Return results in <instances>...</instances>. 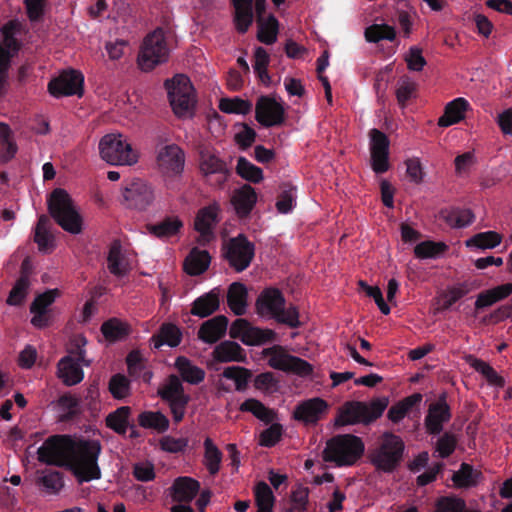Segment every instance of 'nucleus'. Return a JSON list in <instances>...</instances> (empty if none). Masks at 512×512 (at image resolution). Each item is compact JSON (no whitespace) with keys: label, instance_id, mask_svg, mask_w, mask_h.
I'll return each instance as SVG.
<instances>
[{"label":"nucleus","instance_id":"nucleus-7","mask_svg":"<svg viewBox=\"0 0 512 512\" xmlns=\"http://www.w3.org/2000/svg\"><path fill=\"white\" fill-rule=\"evenodd\" d=\"M165 87L173 112L178 117H188L192 114L196 96L190 79L183 74H177L166 80Z\"/></svg>","mask_w":512,"mask_h":512},{"label":"nucleus","instance_id":"nucleus-52","mask_svg":"<svg viewBox=\"0 0 512 512\" xmlns=\"http://www.w3.org/2000/svg\"><path fill=\"white\" fill-rule=\"evenodd\" d=\"M479 473L468 464H462L460 469L454 473L452 480L459 488H468L477 484Z\"/></svg>","mask_w":512,"mask_h":512},{"label":"nucleus","instance_id":"nucleus-49","mask_svg":"<svg viewBox=\"0 0 512 512\" xmlns=\"http://www.w3.org/2000/svg\"><path fill=\"white\" fill-rule=\"evenodd\" d=\"M422 400L421 394H413L406 397L403 401L392 406L388 411V417L393 422H399L402 420L408 411Z\"/></svg>","mask_w":512,"mask_h":512},{"label":"nucleus","instance_id":"nucleus-38","mask_svg":"<svg viewBox=\"0 0 512 512\" xmlns=\"http://www.w3.org/2000/svg\"><path fill=\"white\" fill-rule=\"evenodd\" d=\"M441 218L452 228H463L474 221V214L470 209L450 208L440 212Z\"/></svg>","mask_w":512,"mask_h":512},{"label":"nucleus","instance_id":"nucleus-44","mask_svg":"<svg viewBox=\"0 0 512 512\" xmlns=\"http://www.w3.org/2000/svg\"><path fill=\"white\" fill-rule=\"evenodd\" d=\"M34 240L38 244L39 250L44 252L51 250L54 246L53 236L49 233V219L45 215L38 219Z\"/></svg>","mask_w":512,"mask_h":512},{"label":"nucleus","instance_id":"nucleus-29","mask_svg":"<svg viewBox=\"0 0 512 512\" xmlns=\"http://www.w3.org/2000/svg\"><path fill=\"white\" fill-rule=\"evenodd\" d=\"M257 201V195L250 185H243L236 189L231 197V203L239 216H246L250 213Z\"/></svg>","mask_w":512,"mask_h":512},{"label":"nucleus","instance_id":"nucleus-45","mask_svg":"<svg viewBox=\"0 0 512 512\" xmlns=\"http://www.w3.org/2000/svg\"><path fill=\"white\" fill-rule=\"evenodd\" d=\"M257 512H273L275 498L269 485L259 482L254 489Z\"/></svg>","mask_w":512,"mask_h":512},{"label":"nucleus","instance_id":"nucleus-1","mask_svg":"<svg viewBox=\"0 0 512 512\" xmlns=\"http://www.w3.org/2000/svg\"><path fill=\"white\" fill-rule=\"evenodd\" d=\"M186 155L175 143H159L155 147V168L168 190H179L185 168Z\"/></svg>","mask_w":512,"mask_h":512},{"label":"nucleus","instance_id":"nucleus-53","mask_svg":"<svg viewBox=\"0 0 512 512\" xmlns=\"http://www.w3.org/2000/svg\"><path fill=\"white\" fill-rule=\"evenodd\" d=\"M219 109L227 114L245 115L252 109V104L239 97L223 98L219 102Z\"/></svg>","mask_w":512,"mask_h":512},{"label":"nucleus","instance_id":"nucleus-56","mask_svg":"<svg viewBox=\"0 0 512 512\" xmlns=\"http://www.w3.org/2000/svg\"><path fill=\"white\" fill-rule=\"evenodd\" d=\"M291 506L287 512H306L309 504V489L297 485L291 492Z\"/></svg>","mask_w":512,"mask_h":512},{"label":"nucleus","instance_id":"nucleus-4","mask_svg":"<svg viewBox=\"0 0 512 512\" xmlns=\"http://www.w3.org/2000/svg\"><path fill=\"white\" fill-rule=\"evenodd\" d=\"M102 160L110 165L132 166L138 162L139 153L128 138L118 132L104 135L99 141Z\"/></svg>","mask_w":512,"mask_h":512},{"label":"nucleus","instance_id":"nucleus-25","mask_svg":"<svg viewBox=\"0 0 512 512\" xmlns=\"http://www.w3.org/2000/svg\"><path fill=\"white\" fill-rule=\"evenodd\" d=\"M199 169L204 176L218 175L222 181L226 179L228 174L226 163L214 150L209 148L200 151Z\"/></svg>","mask_w":512,"mask_h":512},{"label":"nucleus","instance_id":"nucleus-27","mask_svg":"<svg viewBox=\"0 0 512 512\" xmlns=\"http://www.w3.org/2000/svg\"><path fill=\"white\" fill-rule=\"evenodd\" d=\"M227 327L228 320L225 316L213 317L201 325L198 337L205 343H215L225 335Z\"/></svg>","mask_w":512,"mask_h":512},{"label":"nucleus","instance_id":"nucleus-33","mask_svg":"<svg viewBox=\"0 0 512 512\" xmlns=\"http://www.w3.org/2000/svg\"><path fill=\"white\" fill-rule=\"evenodd\" d=\"M200 484L190 477L177 478L172 487L171 495L173 500L178 502H190L198 493Z\"/></svg>","mask_w":512,"mask_h":512},{"label":"nucleus","instance_id":"nucleus-32","mask_svg":"<svg viewBox=\"0 0 512 512\" xmlns=\"http://www.w3.org/2000/svg\"><path fill=\"white\" fill-rule=\"evenodd\" d=\"M212 357L215 361L220 363L244 362L246 359V353L238 343L233 341H224L214 348Z\"/></svg>","mask_w":512,"mask_h":512},{"label":"nucleus","instance_id":"nucleus-34","mask_svg":"<svg viewBox=\"0 0 512 512\" xmlns=\"http://www.w3.org/2000/svg\"><path fill=\"white\" fill-rule=\"evenodd\" d=\"M469 103L464 98H456L445 107L444 114L439 118L438 125L448 127L464 119Z\"/></svg>","mask_w":512,"mask_h":512},{"label":"nucleus","instance_id":"nucleus-5","mask_svg":"<svg viewBox=\"0 0 512 512\" xmlns=\"http://www.w3.org/2000/svg\"><path fill=\"white\" fill-rule=\"evenodd\" d=\"M364 449V443L359 437L350 434L338 435L327 442L324 459L339 467L351 466L361 458Z\"/></svg>","mask_w":512,"mask_h":512},{"label":"nucleus","instance_id":"nucleus-48","mask_svg":"<svg viewBox=\"0 0 512 512\" xmlns=\"http://www.w3.org/2000/svg\"><path fill=\"white\" fill-rule=\"evenodd\" d=\"M365 39L371 43H377L382 40L393 41L396 38V30L388 24H373L365 29Z\"/></svg>","mask_w":512,"mask_h":512},{"label":"nucleus","instance_id":"nucleus-16","mask_svg":"<svg viewBox=\"0 0 512 512\" xmlns=\"http://www.w3.org/2000/svg\"><path fill=\"white\" fill-rule=\"evenodd\" d=\"M122 198L127 208L144 210L153 203L155 195L151 185L142 180H135L124 187Z\"/></svg>","mask_w":512,"mask_h":512},{"label":"nucleus","instance_id":"nucleus-9","mask_svg":"<svg viewBox=\"0 0 512 512\" xmlns=\"http://www.w3.org/2000/svg\"><path fill=\"white\" fill-rule=\"evenodd\" d=\"M404 450V444L399 436L385 433L370 454L372 464L379 470L390 472L399 463Z\"/></svg>","mask_w":512,"mask_h":512},{"label":"nucleus","instance_id":"nucleus-8","mask_svg":"<svg viewBox=\"0 0 512 512\" xmlns=\"http://www.w3.org/2000/svg\"><path fill=\"white\" fill-rule=\"evenodd\" d=\"M169 53L164 31L156 29L144 38L138 56V64L141 70L150 71L157 65L166 62Z\"/></svg>","mask_w":512,"mask_h":512},{"label":"nucleus","instance_id":"nucleus-13","mask_svg":"<svg viewBox=\"0 0 512 512\" xmlns=\"http://www.w3.org/2000/svg\"><path fill=\"white\" fill-rule=\"evenodd\" d=\"M77 346H85L86 340L82 336H78L76 339ZM85 351L79 348V351L73 356L69 354L63 357L58 363V377L68 386L76 385L80 383L84 378L82 366L89 365V362H85L84 359Z\"/></svg>","mask_w":512,"mask_h":512},{"label":"nucleus","instance_id":"nucleus-14","mask_svg":"<svg viewBox=\"0 0 512 512\" xmlns=\"http://www.w3.org/2000/svg\"><path fill=\"white\" fill-rule=\"evenodd\" d=\"M254 245L245 236L239 234L228 241L225 256L230 265L237 271L245 270L254 257Z\"/></svg>","mask_w":512,"mask_h":512},{"label":"nucleus","instance_id":"nucleus-37","mask_svg":"<svg viewBox=\"0 0 512 512\" xmlns=\"http://www.w3.org/2000/svg\"><path fill=\"white\" fill-rule=\"evenodd\" d=\"M227 302L235 315H243L247 310V289L238 282L230 285L227 293Z\"/></svg>","mask_w":512,"mask_h":512},{"label":"nucleus","instance_id":"nucleus-31","mask_svg":"<svg viewBox=\"0 0 512 512\" xmlns=\"http://www.w3.org/2000/svg\"><path fill=\"white\" fill-rule=\"evenodd\" d=\"M36 484L47 494L56 495L64 487L62 474L52 468L37 470Z\"/></svg>","mask_w":512,"mask_h":512},{"label":"nucleus","instance_id":"nucleus-39","mask_svg":"<svg viewBox=\"0 0 512 512\" xmlns=\"http://www.w3.org/2000/svg\"><path fill=\"white\" fill-rule=\"evenodd\" d=\"M203 445V463L209 473L215 475L220 470L223 454L210 437L205 438Z\"/></svg>","mask_w":512,"mask_h":512},{"label":"nucleus","instance_id":"nucleus-61","mask_svg":"<svg viewBox=\"0 0 512 512\" xmlns=\"http://www.w3.org/2000/svg\"><path fill=\"white\" fill-rule=\"evenodd\" d=\"M446 245L432 241H424L416 245L414 253L418 258H435L444 252Z\"/></svg>","mask_w":512,"mask_h":512},{"label":"nucleus","instance_id":"nucleus-64","mask_svg":"<svg viewBox=\"0 0 512 512\" xmlns=\"http://www.w3.org/2000/svg\"><path fill=\"white\" fill-rule=\"evenodd\" d=\"M109 390L117 399H122L129 394V381L123 375H115L109 382Z\"/></svg>","mask_w":512,"mask_h":512},{"label":"nucleus","instance_id":"nucleus-63","mask_svg":"<svg viewBox=\"0 0 512 512\" xmlns=\"http://www.w3.org/2000/svg\"><path fill=\"white\" fill-rule=\"evenodd\" d=\"M29 288V280L26 275L20 277V279L16 282L13 289L11 290L7 302L10 305H18L20 304L27 295V291Z\"/></svg>","mask_w":512,"mask_h":512},{"label":"nucleus","instance_id":"nucleus-19","mask_svg":"<svg viewBox=\"0 0 512 512\" xmlns=\"http://www.w3.org/2000/svg\"><path fill=\"white\" fill-rule=\"evenodd\" d=\"M256 119L263 126H275L284 120V108L275 99L259 98L256 104Z\"/></svg>","mask_w":512,"mask_h":512},{"label":"nucleus","instance_id":"nucleus-11","mask_svg":"<svg viewBox=\"0 0 512 512\" xmlns=\"http://www.w3.org/2000/svg\"><path fill=\"white\" fill-rule=\"evenodd\" d=\"M75 441L68 436L50 437L38 448V460L50 465H67Z\"/></svg>","mask_w":512,"mask_h":512},{"label":"nucleus","instance_id":"nucleus-43","mask_svg":"<svg viewBox=\"0 0 512 512\" xmlns=\"http://www.w3.org/2000/svg\"><path fill=\"white\" fill-rule=\"evenodd\" d=\"M258 39L259 41L269 45L277 40L278 21L274 16L267 18L259 17L258 20Z\"/></svg>","mask_w":512,"mask_h":512},{"label":"nucleus","instance_id":"nucleus-2","mask_svg":"<svg viewBox=\"0 0 512 512\" xmlns=\"http://www.w3.org/2000/svg\"><path fill=\"white\" fill-rule=\"evenodd\" d=\"M101 445L96 440H76L71 451L67 466L80 483L89 482L101 477L98 457Z\"/></svg>","mask_w":512,"mask_h":512},{"label":"nucleus","instance_id":"nucleus-10","mask_svg":"<svg viewBox=\"0 0 512 512\" xmlns=\"http://www.w3.org/2000/svg\"><path fill=\"white\" fill-rule=\"evenodd\" d=\"M268 365L276 370L308 377L313 373V366L306 360L289 354L283 347L274 346L263 351Z\"/></svg>","mask_w":512,"mask_h":512},{"label":"nucleus","instance_id":"nucleus-17","mask_svg":"<svg viewBox=\"0 0 512 512\" xmlns=\"http://www.w3.org/2000/svg\"><path fill=\"white\" fill-rule=\"evenodd\" d=\"M83 75L76 70L64 71L59 77L51 80L49 92L55 97L78 95L83 93Z\"/></svg>","mask_w":512,"mask_h":512},{"label":"nucleus","instance_id":"nucleus-18","mask_svg":"<svg viewBox=\"0 0 512 512\" xmlns=\"http://www.w3.org/2000/svg\"><path fill=\"white\" fill-rule=\"evenodd\" d=\"M370 137L371 165L374 172L381 174L389 169V146L388 137L377 129H372Z\"/></svg>","mask_w":512,"mask_h":512},{"label":"nucleus","instance_id":"nucleus-50","mask_svg":"<svg viewBox=\"0 0 512 512\" xmlns=\"http://www.w3.org/2000/svg\"><path fill=\"white\" fill-rule=\"evenodd\" d=\"M236 172L241 178L249 182L259 183L263 180L262 169L252 164L244 157L238 159Z\"/></svg>","mask_w":512,"mask_h":512},{"label":"nucleus","instance_id":"nucleus-22","mask_svg":"<svg viewBox=\"0 0 512 512\" xmlns=\"http://www.w3.org/2000/svg\"><path fill=\"white\" fill-rule=\"evenodd\" d=\"M328 404L321 398H311L297 405L294 411L295 419L305 424H315L327 412Z\"/></svg>","mask_w":512,"mask_h":512},{"label":"nucleus","instance_id":"nucleus-28","mask_svg":"<svg viewBox=\"0 0 512 512\" xmlns=\"http://www.w3.org/2000/svg\"><path fill=\"white\" fill-rule=\"evenodd\" d=\"M366 403L348 402L340 410L336 418L337 425H351L356 423H369Z\"/></svg>","mask_w":512,"mask_h":512},{"label":"nucleus","instance_id":"nucleus-23","mask_svg":"<svg viewBox=\"0 0 512 512\" xmlns=\"http://www.w3.org/2000/svg\"><path fill=\"white\" fill-rule=\"evenodd\" d=\"M250 374L248 370L239 366H230L224 369L219 376L218 386L224 392L233 390L242 391L246 388Z\"/></svg>","mask_w":512,"mask_h":512},{"label":"nucleus","instance_id":"nucleus-46","mask_svg":"<svg viewBox=\"0 0 512 512\" xmlns=\"http://www.w3.org/2000/svg\"><path fill=\"white\" fill-rule=\"evenodd\" d=\"M470 291L471 286L468 283H458L448 287L439 297L441 301V309H449L454 303L459 301Z\"/></svg>","mask_w":512,"mask_h":512},{"label":"nucleus","instance_id":"nucleus-62","mask_svg":"<svg viewBox=\"0 0 512 512\" xmlns=\"http://www.w3.org/2000/svg\"><path fill=\"white\" fill-rule=\"evenodd\" d=\"M407 67L411 71H422L426 65L422 49L418 46H411L404 56Z\"/></svg>","mask_w":512,"mask_h":512},{"label":"nucleus","instance_id":"nucleus-12","mask_svg":"<svg viewBox=\"0 0 512 512\" xmlns=\"http://www.w3.org/2000/svg\"><path fill=\"white\" fill-rule=\"evenodd\" d=\"M20 23L10 21L1 29L2 45H0V94L2 93L8 75L11 58L17 53L19 43L16 38L20 31Z\"/></svg>","mask_w":512,"mask_h":512},{"label":"nucleus","instance_id":"nucleus-15","mask_svg":"<svg viewBox=\"0 0 512 512\" xmlns=\"http://www.w3.org/2000/svg\"><path fill=\"white\" fill-rule=\"evenodd\" d=\"M274 335L272 330L257 328L243 318L235 320L230 327V336L248 346L262 345L271 341Z\"/></svg>","mask_w":512,"mask_h":512},{"label":"nucleus","instance_id":"nucleus-36","mask_svg":"<svg viewBox=\"0 0 512 512\" xmlns=\"http://www.w3.org/2000/svg\"><path fill=\"white\" fill-rule=\"evenodd\" d=\"M211 257L206 250L194 248L184 261V270L192 276L204 273L210 264Z\"/></svg>","mask_w":512,"mask_h":512},{"label":"nucleus","instance_id":"nucleus-3","mask_svg":"<svg viewBox=\"0 0 512 512\" xmlns=\"http://www.w3.org/2000/svg\"><path fill=\"white\" fill-rule=\"evenodd\" d=\"M51 216L59 226L71 233L80 234L83 229V218L70 195L61 188L55 189L48 200Z\"/></svg>","mask_w":512,"mask_h":512},{"label":"nucleus","instance_id":"nucleus-35","mask_svg":"<svg viewBox=\"0 0 512 512\" xmlns=\"http://www.w3.org/2000/svg\"><path fill=\"white\" fill-rule=\"evenodd\" d=\"M510 294H512V283L501 284L480 293L475 301V307L483 309L492 306L496 302L507 298Z\"/></svg>","mask_w":512,"mask_h":512},{"label":"nucleus","instance_id":"nucleus-51","mask_svg":"<svg viewBox=\"0 0 512 512\" xmlns=\"http://www.w3.org/2000/svg\"><path fill=\"white\" fill-rule=\"evenodd\" d=\"M130 408L123 406L118 408L113 413H110L106 418L107 426L117 433L124 434L128 429V417Z\"/></svg>","mask_w":512,"mask_h":512},{"label":"nucleus","instance_id":"nucleus-41","mask_svg":"<svg viewBox=\"0 0 512 512\" xmlns=\"http://www.w3.org/2000/svg\"><path fill=\"white\" fill-rule=\"evenodd\" d=\"M141 427L163 433L169 428L168 418L159 411H145L138 416Z\"/></svg>","mask_w":512,"mask_h":512},{"label":"nucleus","instance_id":"nucleus-47","mask_svg":"<svg viewBox=\"0 0 512 512\" xmlns=\"http://www.w3.org/2000/svg\"><path fill=\"white\" fill-rule=\"evenodd\" d=\"M159 394L169 404L188 400V397L183 392L182 384L176 376H171L166 381L162 389L159 390Z\"/></svg>","mask_w":512,"mask_h":512},{"label":"nucleus","instance_id":"nucleus-55","mask_svg":"<svg viewBox=\"0 0 512 512\" xmlns=\"http://www.w3.org/2000/svg\"><path fill=\"white\" fill-rule=\"evenodd\" d=\"M270 62V57L267 51L262 47H257L254 53V70L257 73L259 79L262 83L268 85L271 81L270 76L268 75V65Z\"/></svg>","mask_w":512,"mask_h":512},{"label":"nucleus","instance_id":"nucleus-40","mask_svg":"<svg viewBox=\"0 0 512 512\" xmlns=\"http://www.w3.org/2000/svg\"><path fill=\"white\" fill-rule=\"evenodd\" d=\"M502 241V237L495 231H486L475 234L465 241V245L470 249H493Z\"/></svg>","mask_w":512,"mask_h":512},{"label":"nucleus","instance_id":"nucleus-30","mask_svg":"<svg viewBox=\"0 0 512 512\" xmlns=\"http://www.w3.org/2000/svg\"><path fill=\"white\" fill-rule=\"evenodd\" d=\"M220 297L221 290L213 288L194 301L191 313L201 318L211 315L219 308Z\"/></svg>","mask_w":512,"mask_h":512},{"label":"nucleus","instance_id":"nucleus-20","mask_svg":"<svg viewBox=\"0 0 512 512\" xmlns=\"http://www.w3.org/2000/svg\"><path fill=\"white\" fill-rule=\"evenodd\" d=\"M60 295L58 289H50L39 294L31 304L30 311L33 314L31 323L37 328H43L49 324L48 308Z\"/></svg>","mask_w":512,"mask_h":512},{"label":"nucleus","instance_id":"nucleus-58","mask_svg":"<svg viewBox=\"0 0 512 512\" xmlns=\"http://www.w3.org/2000/svg\"><path fill=\"white\" fill-rule=\"evenodd\" d=\"M181 341V333L179 329L172 324L163 325L159 335L158 343H155V347L158 348L161 345H168L170 347L177 346Z\"/></svg>","mask_w":512,"mask_h":512},{"label":"nucleus","instance_id":"nucleus-54","mask_svg":"<svg viewBox=\"0 0 512 512\" xmlns=\"http://www.w3.org/2000/svg\"><path fill=\"white\" fill-rule=\"evenodd\" d=\"M182 225L183 223L178 217H169L148 229L151 234L157 237H169L176 234Z\"/></svg>","mask_w":512,"mask_h":512},{"label":"nucleus","instance_id":"nucleus-24","mask_svg":"<svg viewBox=\"0 0 512 512\" xmlns=\"http://www.w3.org/2000/svg\"><path fill=\"white\" fill-rule=\"evenodd\" d=\"M133 257L126 251L123 250L120 243L115 241L111 244L107 263L109 271L117 276H125L132 268Z\"/></svg>","mask_w":512,"mask_h":512},{"label":"nucleus","instance_id":"nucleus-42","mask_svg":"<svg viewBox=\"0 0 512 512\" xmlns=\"http://www.w3.org/2000/svg\"><path fill=\"white\" fill-rule=\"evenodd\" d=\"M175 367L182 378L191 384L200 383L205 377L204 370L192 364L191 361L185 357H178L175 361Z\"/></svg>","mask_w":512,"mask_h":512},{"label":"nucleus","instance_id":"nucleus-26","mask_svg":"<svg viewBox=\"0 0 512 512\" xmlns=\"http://www.w3.org/2000/svg\"><path fill=\"white\" fill-rule=\"evenodd\" d=\"M451 418L450 409L445 398H440L437 402L430 404L425 425L427 431L431 434H438L442 431L443 425Z\"/></svg>","mask_w":512,"mask_h":512},{"label":"nucleus","instance_id":"nucleus-6","mask_svg":"<svg viewBox=\"0 0 512 512\" xmlns=\"http://www.w3.org/2000/svg\"><path fill=\"white\" fill-rule=\"evenodd\" d=\"M257 312L265 318H273L291 327L299 324L298 312L295 307L285 308V300L277 289H267L261 293L257 303Z\"/></svg>","mask_w":512,"mask_h":512},{"label":"nucleus","instance_id":"nucleus-57","mask_svg":"<svg viewBox=\"0 0 512 512\" xmlns=\"http://www.w3.org/2000/svg\"><path fill=\"white\" fill-rule=\"evenodd\" d=\"M101 331L104 337L109 341L120 340L128 333L126 324L117 319H110L104 322Z\"/></svg>","mask_w":512,"mask_h":512},{"label":"nucleus","instance_id":"nucleus-60","mask_svg":"<svg viewBox=\"0 0 512 512\" xmlns=\"http://www.w3.org/2000/svg\"><path fill=\"white\" fill-rule=\"evenodd\" d=\"M240 410L250 412L255 417L265 422L272 420V412L256 399H248L243 402L240 406Z\"/></svg>","mask_w":512,"mask_h":512},{"label":"nucleus","instance_id":"nucleus-59","mask_svg":"<svg viewBox=\"0 0 512 512\" xmlns=\"http://www.w3.org/2000/svg\"><path fill=\"white\" fill-rule=\"evenodd\" d=\"M466 503L463 499L455 496L441 497L435 504L433 512H465Z\"/></svg>","mask_w":512,"mask_h":512},{"label":"nucleus","instance_id":"nucleus-21","mask_svg":"<svg viewBox=\"0 0 512 512\" xmlns=\"http://www.w3.org/2000/svg\"><path fill=\"white\" fill-rule=\"evenodd\" d=\"M219 206L213 203L200 209L196 215L194 227L200 234L199 241L208 242L213 237L212 230L218 222Z\"/></svg>","mask_w":512,"mask_h":512}]
</instances>
